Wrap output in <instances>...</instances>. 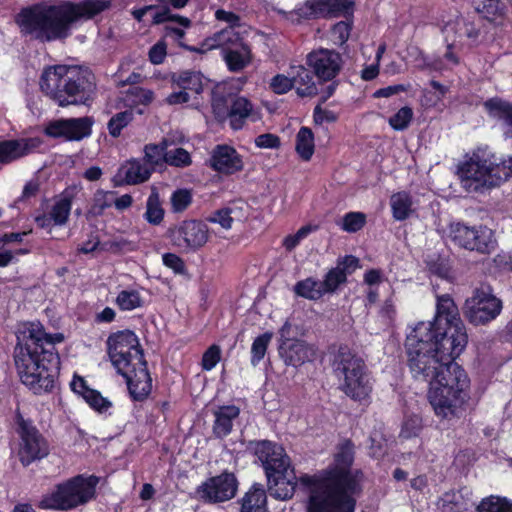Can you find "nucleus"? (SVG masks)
<instances>
[{"label":"nucleus","instance_id":"f257e3e1","mask_svg":"<svg viewBox=\"0 0 512 512\" xmlns=\"http://www.w3.org/2000/svg\"><path fill=\"white\" fill-rule=\"evenodd\" d=\"M467 343L458 308L447 295L437 298L433 321L408 327L405 349L409 369L414 378L428 382L427 401L441 423L459 419L470 399V378L454 362Z\"/></svg>","mask_w":512,"mask_h":512},{"label":"nucleus","instance_id":"f03ea898","mask_svg":"<svg viewBox=\"0 0 512 512\" xmlns=\"http://www.w3.org/2000/svg\"><path fill=\"white\" fill-rule=\"evenodd\" d=\"M353 459V445L346 441L339 446L329 468L300 477L303 491L311 493L310 503L314 511H320L324 504L326 508H334V512L355 510L360 492V473L351 470Z\"/></svg>","mask_w":512,"mask_h":512},{"label":"nucleus","instance_id":"7ed1b4c3","mask_svg":"<svg viewBox=\"0 0 512 512\" xmlns=\"http://www.w3.org/2000/svg\"><path fill=\"white\" fill-rule=\"evenodd\" d=\"M17 340L14 360L22 383L35 394L50 391L57 376L59 358L44 345L62 342L63 335L48 334L39 322H27L19 327Z\"/></svg>","mask_w":512,"mask_h":512},{"label":"nucleus","instance_id":"20e7f679","mask_svg":"<svg viewBox=\"0 0 512 512\" xmlns=\"http://www.w3.org/2000/svg\"><path fill=\"white\" fill-rule=\"evenodd\" d=\"M106 7L104 0H85L78 4H35L22 8L15 16V23L23 36L54 41L66 38L74 23L90 19Z\"/></svg>","mask_w":512,"mask_h":512},{"label":"nucleus","instance_id":"39448f33","mask_svg":"<svg viewBox=\"0 0 512 512\" xmlns=\"http://www.w3.org/2000/svg\"><path fill=\"white\" fill-rule=\"evenodd\" d=\"M107 348L112 365L126 379L131 397L136 401L147 398L152 380L137 335L130 330L113 333Z\"/></svg>","mask_w":512,"mask_h":512},{"label":"nucleus","instance_id":"423d86ee","mask_svg":"<svg viewBox=\"0 0 512 512\" xmlns=\"http://www.w3.org/2000/svg\"><path fill=\"white\" fill-rule=\"evenodd\" d=\"M41 91L60 106L85 104L94 93L92 75L78 66L55 65L44 69Z\"/></svg>","mask_w":512,"mask_h":512},{"label":"nucleus","instance_id":"0eeeda50","mask_svg":"<svg viewBox=\"0 0 512 512\" xmlns=\"http://www.w3.org/2000/svg\"><path fill=\"white\" fill-rule=\"evenodd\" d=\"M462 187L484 192L512 177V157L498 159L488 148L474 150L458 167Z\"/></svg>","mask_w":512,"mask_h":512},{"label":"nucleus","instance_id":"6e6552de","mask_svg":"<svg viewBox=\"0 0 512 512\" xmlns=\"http://www.w3.org/2000/svg\"><path fill=\"white\" fill-rule=\"evenodd\" d=\"M253 451L265 470L271 495L281 500L291 498L297 478L284 448L263 440L254 443Z\"/></svg>","mask_w":512,"mask_h":512},{"label":"nucleus","instance_id":"1a4fd4ad","mask_svg":"<svg viewBox=\"0 0 512 512\" xmlns=\"http://www.w3.org/2000/svg\"><path fill=\"white\" fill-rule=\"evenodd\" d=\"M341 390L352 400L365 402L372 392L364 361L347 346H340L333 360Z\"/></svg>","mask_w":512,"mask_h":512},{"label":"nucleus","instance_id":"9d476101","mask_svg":"<svg viewBox=\"0 0 512 512\" xmlns=\"http://www.w3.org/2000/svg\"><path fill=\"white\" fill-rule=\"evenodd\" d=\"M98 480L93 475L72 477L44 494L38 507L45 510L67 511L84 505L94 498Z\"/></svg>","mask_w":512,"mask_h":512},{"label":"nucleus","instance_id":"9b49d317","mask_svg":"<svg viewBox=\"0 0 512 512\" xmlns=\"http://www.w3.org/2000/svg\"><path fill=\"white\" fill-rule=\"evenodd\" d=\"M443 233L447 241L469 251L489 254L496 246L494 231L482 224L470 225L465 222H451Z\"/></svg>","mask_w":512,"mask_h":512},{"label":"nucleus","instance_id":"f8f14e48","mask_svg":"<svg viewBox=\"0 0 512 512\" xmlns=\"http://www.w3.org/2000/svg\"><path fill=\"white\" fill-rule=\"evenodd\" d=\"M292 325L286 321L279 330V354L286 365L299 367L316 357V348L303 340L293 339Z\"/></svg>","mask_w":512,"mask_h":512},{"label":"nucleus","instance_id":"ddd939ff","mask_svg":"<svg viewBox=\"0 0 512 512\" xmlns=\"http://www.w3.org/2000/svg\"><path fill=\"white\" fill-rule=\"evenodd\" d=\"M465 309L466 316L472 324L483 325L500 314L502 303L489 288H481L466 300Z\"/></svg>","mask_w":512,"mask_h":512},{"label":"nucleus","instance_id":"4468645a","mask_svg":"<svg viewBox=\"0 0 512 512\" xmlns=\"http://www.w3.org/2000/svg\"><path fill=\"white\" fill-rule=\"evenodd\" d=\"M238 482L233 473L224 472L211 477L199 485L196 494L199 499L208 503L228 501L236 495Z\"/></svg>","mask_w":512,"mask_h":512},{"label":"nucleus","instance_id":"2eb2a0df","mask_svg":"<svg viewBox=\"0 0 512 512\" xmlns=\"http://www.w3.org/2000/svg\"><path fill=\"white\" fill-rule=\"evenodd\" d=\"M212 107L218 118L226 117L228 119L229 125L233 130L242 129L248 119L255 121L259 118L254 105L243 96L232 98L227 111L224 109L221 99L215 98L212 102Z\"/></svg>","mask_w":512,"mask_h":512},{"label":"nucleus","instance_id":"dca6fc26","mask_svg":"<svg viewBox=\"0 0 512 512\" xmlns=\"http://www.w3.org/2000/svg\"><path fill=\"white\" fill-rule=\"evenodd\" d=\"M305 64L318 80L331 81L341 70L342 57L335 50L318 48L306 55Z\"/></svg>","mask_w":512,"mask_h":512},{"label":"nucleus","instance_id":"f3484780","mask_svg":"<svg viewBox=\"0 0 512 512\" xmlns=\"http://www.w3.org/2000/svg\"><path fill=\"white\" fill-rule=\"evenodd\" d=\"M174 246L184 251H195L208 241V228L205 224L189 220L183 221L170 232Z\"/></svg>","mask_w":512,"mask_h":512},{"label":"nucleus","instance_id":"a211bd4d","mask_svg":"<svg viewBox=\"0 0 512 512\" xmlns=\"http://www.w3.org/2000/svg\"><path fill=\"white\" fill-rule=\"evenodd\" d=\"M441 32L445 43L458 44L459 47L474 45L480 35L479 28L462 15H454L443 21Z\"/></svg>","mask_w":512,"mask_h":512},{"label":"nucleus","instance_id":"6ab92c4d","mask_svg":"<svg viewBox=\"0 0 512 512\" xmlns=\"http://www.w3.org/2000/svg\"><path fill=\"white\" fill-rule=\"evenodd\" d=\"M21 445L19 450L20 461L24 465L41 459L48 454V445L38 430L28 421L19 420Z\"/></svg>","mask_w":512,"mask_h":512},{"label":"nucleus","instance_id":"aec40b11","mask_svg":"<svg viewBox=\"0 0 512 512\" xmlns=\"http://www.w3.org/2000/svg\"><path fill=\"white\" fill-rule=\"evenodd\" d=\"M92 121L89 117L60 119L50 122L45 133L54 138L79 141L91 134Z\"/></svg>","mask_w":512,"mask_h":512},{"label":"nucleus","instance_id":"412c9836","mask_svg":"<svg viewBox=\"0 0 512 512\" xmlns=\"http://www.w3.org/2000/svg\"><path fill=\"white\" fill-rule=\"evenodd\" d=\"M70 387L78 397L82 398L91 409L99 414L107 413L113 406L108 398L102 396L98 390L91 388L87 381L79 375L73 376Z\"/></svg>","mask_w":512,"mask_h":512},{"label":"nucleus","instance_id":"4be33fe9","mask_svg":"<svg viewBox=\"0 0 512 512\" xmlns=\"http://www.w3.org/2000/svg\"><path fill=\"white\" fill-rule=\"evenodd\" d=\"M210 165L215 171L225 175L239 172L244 167L241 155L228 145H218L213 150Z\"/></svg>","mask_w":512,"mask_h":512},{"label":"nucleus","instance_id":"5701e85b","mask_svg":"<svg viewBox=\"0 0 512 512\" xmlns=\"http://www.w3.org/2000/svg\"><path fill=\"white\" fill-rule=\"evenodd\" d=\"M289 75L292 76L293 89L298 97L313 98L318 94L316 76L306 64H290Z\"/></svg>","mask_w":512,"mask_h":512},{"label":"nucleus","instance_id":"b1692460","mask_svg":"<svg viewBox=\"0 0 512 512\" xmlns=\"http://www.w3.org/2000/svg\"><path fill=\"white\" fill-rule=\"evenodd\" d=\"M42 141L39 138H23L0 142V163L8 164L27 156L39 148Z\"/></svg>","mask_w":512,"mask_h":512},{"label":"nucleus","instance_id":"393cba45","mask_svg":"<svg viewBox=\"0 0 512 512\" xmlns=\"http://www.w3.org/2000/svg\"><path fill=\"white\" fill-rule=\"evenodd\" d=\"M72 207V201L68 196L56 198L49 210L36 217V223L44 229H51L53 226H63L68 221Z\"/></svg>","mask_w":512,"mask_h":512},{"label":"nucleus","instance_id":"a878e982","mask_svg":"<svg viewBox=\"0 0 512 512\" xmlns=\"http://www.w3.org/2000/svg\"><path fill=\"white\" fill-rule=\"evenodd\" d=\"M152 173V167L140 160H129L122 164L115 176L117 184L135 185L147 181Z\"/></svg>","mask_w":512,"mask_h":512},{"label":"nucleus","instance_id":"bb28decb","mask_svg":"<svg viewBox=\"0 0 512 512\" xmlns=\"http://www.w3.org/2000/svg\"><path fill=\"white\" fill-rule=\"evenodd\" d=\"M241 41L240 35L232 27H227L206 38L199 47L190 48L191 51L205 53L207 51L222 48L223 52L236 46Z\"/></svg>","mask_w":512,"mask_h":512},{"label":"nucleus","instance_id":"cd10ccee","mask_svg":"<svg viewBox=\"0 0 512 512\" xmlns=\"http://www.w3.org/2000/svg\"><path fill=\"white\" fill-rule=\"evenodd\" d=\"M483 105L491 117L503 122L505 126V135L512 138V103L501 98L494 97L485 101Z\"/></svg>","mask_w":512,"mask_h":512},{"label":"nucleus","instance_id":"c85d7f7f","mask_svg":"<svg viewBox=\"0 0 512 512\" xmlns=\"http://www.w3.org/2000/svg\"><path fill=\"white\" fill-rule=\"evenodd\" d=\"M223 58L230 71L239 72L252 62V52L247 44L240 41L236 46L225 50Z\"/></svg>","mask_w":512,"mask_h":512},{"label":"nucleus","instance_id":"c756f323","mask_svg":"<svg viewBox=\"0 0 512 512\" xmlns=\"http://www.w3.org/2000/svg\"><path fill=\"white\" fill-rule=\"evenodd\" d=\"M240 410L235 405L222 406L217 408L213 415L215 417L213 432L216 437L227 436L233 427V421L239 416Z\"/></svg>","mask_w":512,"mask_h":512},{"label":"nucleus","instance_id":"7c9ffc66","mask_svg":"<svg viewBox=\"0 0 512 512\" xmlns=\"http://www.w3.org/2000/svg\"><path fill=\"white\" fill-rule=\"evenodd\" d=\"M205 78L199 72L184 71L179 74H173L171 76V83L175 88L183 89L188 91L189 94L194 96L202 93L204 88Z\"/></svg>","mask_w":512,"mask_h":512},{"label":"nucleus","instance_id":"2f4dec72","mask_svg":"<svg viewBox=\"0 0 512 512\" xmlns=\"http://www.w3.org/2000/svg\"><path fill=\"white\" fill-rule=\"evenodd\" d=\"M240 512H267V496L260 485H253L242 497Z\"/></svg>","mask_w":512,"mask_h":512},{"label":"nucleus","instance_id":"473e14b6","mask_svg":"<svg viewBox=\"0 0 512 512\" xmlns=\"http://www.w3.org/2000/svg\"><path fill=\"white\" fill-rule=\"evenodd\" d=\"M390 206L393 218L397 221H403L415 212L412 197L405 191L392 194L390 197Z\"/></svg>","mask_w":512,"mask_h":512},{"label":"nucleus","instance_id":"72a5a7b5","mask_svg":"<svg viewBox=\"0 0 512 512\" xmlns=\"http://www.w3.org/2000/svg\"><path fill=\"white\" fill-rule=\"evenodd\" d=\"M477 13L489 22L500 24L504 18V8L499 0H472Z\"/></svg>","mask_w":512,"mask_h":512},{"label":"nucleus","instance_id":"f704fd0d","mask_svg":"<svg viewBox=\"0 0 512 512\" xmlns=\"http://www.w3.org/2000/svg\"><path fill=\"white\" fill-rule=\"evenodd\" d=\"M322 0H307L294 11L286 13L288 20L299 22L305 19L324 17Z\"/></svg>","mask_w":512,"mask_h":512},{"label":"nucleus","instance_id":"c9c22d12","mask_svg":"<svg viewBox=\"0 0 512 512\" xmlns=\"http://www.w3.org/2000/svg\"><path fill=\"white\" fill-rule=\"evenodd\" d=\"M144 300L139 290L123 289L115 299V304L122 311H132L143 306Z\"/></svg>","mask_w":512,"mask_h":512},{"label":"nucleus","instance_id":"e433bc0d","mask_svg":"<svg viewBox=\"0 0 512 512\" xmlns=\"http://www.w3.org/2000/svg\"><path fill=\"white\" fill-rule=\"evenodd\" d=\"M314 134L311 129L302 127L296 135V151L301 159L308 161L314 154Z\"/></svg>","mask_w":512,"mask_h":512},{"label":"nucleus","instance_id":"4c0bfd02","mask_svg":"<svg viewBox=\"0 0 512 512\" xmlns=\"http://www.w3.org/2000/svg\"><path fill=\"white\" fill-rule=\"evenodd\" d=\"M323 285L314 278H306L296 283L294 292L303 298L309 300H318L324 294Z\"/></svg>","mask_w":512,"mask_h":512},{"label":"nucleus","instance_id":"58836bf2","mask_svg":"<svg viewBox=\"0 0 512 512\" xmlns=\"http://www.w3.org/2000/svg\"><path fill=\"white\" fill-rule=\"evenodd\" d=\"M324 17L350 16L354 3L351 0H322Z\"/></svg>","mask_w":512,"mask_h":512},{"label":"nucleus","instance_id":"ea45409f","mask_svg":"<svg viewBox=\"0 0 512 512\" xmlns=\"http://www.w3.org/2000/svg\"><path fill=\"white\" fill-rule=\"evenodd\" d=\"M168 148L167 140H163L159 144H148L144 147L145 163L152 167L161 165L166 162V152Z\"/></svg>","mask_w":512,"mask_h":512},{"label":"nucleus","instance_id":"a19ab883","mask_svg":"<svg viewBox=\"0 0 512 512\" xmlns=\"http://www.w3.org/2000/svg\"><path fill=\"white\" fill-rule=\"evenodd\" d=\"M154 99L153 91L141 87H131L126 94L125 102L128 106L148 105Z\"/></svg>","mask_w":512,"mask_h":512},{"label":"nucleus","instance_id":"79ce46f5","mask_svg":"<svg viewBox=\"0 0 512 512\" xmlns=\"http://www.w3.org/2000/svg\"><path fill=\"white\" fill-rule=\"evenodd\" d=\"M273 333L265 332L256 337L251 346V364L256 366L264 358Z\"/></svg>","mask_w":512,"mask_h":512},{"label":"nucleus","instance_id":"37998d69","mask_svg":"<svg viewBox=\"0 0 512 512\" xmlns=\"http://www.w3.org/2000/svg\"><path fill=\"white\" fill-rule=\"evenodd\" d=\"M346 281V273L340 266H336L327 272L323 285L324 294L335 292L338 287Z\"/></svg>","mask_w":512,"mask_h":512},{"label":"nucleus","instance_id":"c03bdc74","mask_svg":"<svg viewBox=\"0 0 512 512\" xmlns=\"http://www.w3.org/2000/svg\"><path fill=\"white\" fill-rule=\"evenodd\" d=\"M479 512H512V502L506 498L491 496L481 501Z\"/></svg>","mask_w":512,"mask_h":512},{"label":"nucleus","instance_id":"a18cd8bd","mask_svg":"<svg viewBox=\"0 0 512 512\" xmlns=\"http://www.w3.org/2000/svg\"><path fill=\"white\" fill-rule=\"evenodd\" d=\"M145 219L153 225H158L164 218V210L161 207L158 195L152 193L146 204V212L144 214Z\"/></svg>","mask_w":512,"mask_h":512},{"label":"nucleus","instance_id":"49530a36","mask_svg":"<svg viewBox=\"0 0 512 512\" xmlns=\"http://www.w3.org/2000/svg\"><path fill=\"white\" fill-rule=\"evenodd\" d=\"M422 427V418L419 415H408L403 420L399 437L401 439L416 437L421 432Z\"/></svg>","mask_w":512,"mask_h":512},{"label":"nucleus","instance_id":"de8ad7c7","mask_svg":"<svg viewBox=\"0 0 512 512\" xmlns=\"http://www.w3.org/2000/svg\"><path fill=\"white\" fill-rule=\"evenodd\" d=\"M413 110L408 106L400 108L388 120L389 125L396 131H403L408 128L413 119Z\"/></svg>","mask_w":512,"mask_h":512},{"label":"nucleus","instance_id":"09e8293b","mask_svg":"<svg viewBox=\"0 0 512 512\" xmlns=\"http://www.w3.org/2000/svg\"><path fill=\"white\" fill-rule=\"evenodd\" d=\"M167 20H176L182 28H173L171 32L177 37L182 38L185 34L183 28H188L191 24L190 20L186 17L175 16L171 14L169 9H165L162 12H158L154 15V21L156 23H161Z\"/></svg>","mask_w":512,"mask_h":512},{"label":"nucleus","instance_id":"8fccbe9b","mask_svg":"<svg viewBox=\"0 0 512 512\" xmlns=\"http://www.w3.org/2000/svg\"><path fill=\"white\" fill-rule=\"evenodd\" d=\"M366 223V215L362 212H349L344 215L340 223L343 231L355 233L363 228Z\"/></svg>","mask_w":512,"mask_h":512},{"label":"nucleus","instance_id":"3c124183","mask_svg":"<svg viewBox=\"0 0 512 512\" xmlns=\"http://www.w3.org/2000/svg\"><path fill=\"white\" fill-rule=\"evenodd\" d=\"M133 119V113L130 110L115 114L108 122V130L111 136L118 137L123 128H125Z\"/></svg>","mask_w":512,"mask_h":512},{"label":"nucleus","instance_id":"603ef678","mask_svg":"<svg viewBox=\"0 0 512 512\" xmlns=\"http://www.w3.org/2000/svg\"><path fill=\"white\" fill-rule=\"evenodd\" d=\"M113 205V192L98 190L93 196V203L90 213L93 215H101L106 208Z\"/></svg>","mask_w":512,"mask_h":512},{"label":"nucleus","instance_id":"864d4df0","mask_svg":"<svg viewBox=\"0 0 512 512\" xmlns=\"http://www.w3.org/2000/svg\"><path fill=\"white\" fill-rule=\"evenodd\" d=\"M269 88L278 95L288 93L293 89L292 76L278 73L270 79Z\"/></svg>","mask_w":512,"mask_h":512},{"label":"nucleus","instance_id":"5fc2aeb1","mask_svg":"<svg viewBox=\"0 0 512 512\" xmlns=\"http://www.w3.org/2000/svg\"><path fill=\"white\" fill-rule=\"evenodd\" d=\"M191 156L188 151L183 148H176L173 150H167L166 152V164L175 167H187L191 164Z\"/></svg>","mask_w":512,"mask_h":512},{"label":"nucleus","instance_id":"6e6d98bb","mask_svg":"<svg viewBox=\"0 0 512 512\" xmlns=\"http://www.w3.org/2000/svg\"><path fill=\"white\" fill-rule=\"evenodd\" d=\"M352 22L350 20L340 21L331 29V40L336 45H343L350 36Z\"/></svg>","mask_w":512,"mask_h":512},{"label":"nucleus","instance_id":"4d7b16f0","mask_svg":"<svg viewBox=\"0 0 512 512\" xmlns=\"http://www.w3.org/2000/svg\"><path fill=\"white\" fill-rule=\"evenodd\" d=\"M192 202V194L188 189H178L171 196V206L174 212H183Z\"/></svg>","mask_w":512,"mask_h":512},{"label":"nucleus","instance_id":"13d9d810","mask_svg":"<svg viewBox=\"0 0 512 512\" xmlns=\"http://www.w3.org/2000/svg\"><path fill=\"white\" fill-rule=\"evenodd\" d=\"M221 359V348L213 344L203 354L201 367L205 371H211L216 367Z\"/></svg>","mask_w":512,"mask_h":512},{"label":"nucleus","instance_id":"bf43d9fd","mask_svg":"<svg viewBox=\"0 0 512 512\" xmlns=\"http://www.w3.org/2000/svg\"><path fill=\"white\" fill-rule=\"evenodd\" d=\"M316 230V226L306 225L301 227L295 234L286 236L283 239V246L291 251L294 249L303 239H305L311 232Z\"/></svg>","mask_w":512,"mask_h":512},{"label":"nucleus","instance_id":"052dcab7","mask_svg":"<svg viewBox=\"0 0 512 512\" xmlns=\"http://www.w3.org/2000/svg\"><path fill=\"white\" fill-rule=\"evenodd\" d=\"M232 209L223 208L215 211L209 217L207 221L210 223L219 224L222 228L228 230L231 229L233 224V217L231 216Z\"/></svg>","mask_w":512,"mask_h":512},{"label":"nucleus","instance_id":"680f3d73","mask_svg":"<svg viewBox=\"0 0 512 512\" xmlns=\"http://www.w3.org/2000/svg\"><path fill=\"white\" fill-rule=\"evenodd\" d=\"M255 146L260 149H278L281 145L280 138L272 133L258 135L254 140Z\"/></svg>","mask_w":512,"mask_h":512},{"label":"nucleus","instance_id":"e2e57ef3","mask_svg":"<svg viewBox=\"0 0 512 512\" xmlns=\"http://www.w3.org/2000/svg\"><path fill=\"white\" fill-rule=\"evenodd\" d=\"M172 89L173 91L165 98V103L168 105L186 104L193 99V97L189 94L188 91L175 88L173 85Z\"/></svg>","mask_w":512,"mask_h":512},{"label":"nucleus","instance_id":"0e129e2a","mask_svg":"<svg viewBox=\"0 0 512 512\" xmlns=\"http://www.w3.org/2000/svg\"><path fill=\"white\" fill-rule=\"evenodd\" d=\"M163 264L172 269L175 273H183L185 264L183 260L174 253H166L162 256Z\"/></svg>","mask_w":512,"mask_h":512},{"label":"nucleus","instance_id":"69168bd1","mask_svg":"<svg viewBox=\"0 0 512 512\" xmlns=\"http://www.w3.org/2000/svg\"><path fill=\"white\" fill-rule=\"evenodd\" d=\"M167 54V47L163 41L157 42L149 51V59L153 64H161Z\"/></svg>","mask_w":512,"mask_h":512},{"label":"nucleus","instance_id":"338daca9","mask_svg":"<svg viewBox=\"0 0 512 512\" xmlns=\"http://www.w3.org/2000/svg\"><path fill=\"white\" fill-rule=\"evenodd\" d=\"M313 118L315 123L323 124L335 122L337 120V115L331 110L323 109L320 106H317L314 109Z\"/></svg>","mask_w":512,"mask_h":512},{"label":"nucleus","instance_id":"774afa93","mask_svg":"<svg viewBox=\"0 0 512 512\" xmlns=\"http://www.w3.org/2000/svg\"><path fill=\"white\" fill-rule=\"evenodd\" d=\"M29 253L28 249H17L15 251L2 250L0 251V267H6L17 260V256Z\"/></svg>","mask_w":512,"mask_h":512}]
</instances>
